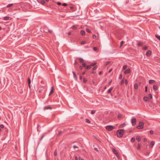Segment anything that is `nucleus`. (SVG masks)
<instances>
[{
	"mask_svg": "<svg viewBox=\"0 0 160 160\" xmlns=\"http://www.w3.org/2000/svg\"><path fill=\"white\" fill-rule=\"evenodd\" d=\"M125 130L124 129H120L118 130L117 131V135L118 137L119 138L121 137L123 135Z\"/></svg>",
	"mask_w": 160,
	"mask_h": 160,
	"instance_id": "obj_1",
	"label": "nucleus"
},
{
	"mask_svg": "<svg viewBox=\"0 0 160 160\" xmlns=\"http://www.w3.org/2000/svg\"><path fill=\"white\" fill-rule=\"evenodd\" d=\"M143 123L140 122L139 123V125L137 127V128L139 129H142L143 128Z\"/></svg>",
	"mask_w": 160,
	"mask_h": 160,
	"instance_id": "obj_2",
	"label": "nucleus"
},
{
	"mask_svg": "<svg viewBox=\"0 0 160 160\" xmlns=\"http://www.w3.org/2000/svg\"><path fill=\"white\" fill-rule=\"evenodd\" d=\"M105 128L108 131H111L113 129V127L112 126L109 125L106 126L105 127Z\"/></svg>",
	"mask_w": 160,
	"mask_h": 160,
	"instance_id": "obj_3",
	"label": "nucleus"
},
{
	"mask_svg": "<svg viewBox=\"0 0 160 160\" xmlns=\"http://www.w3.org/2000/svg\"><path fill=\"white\" fill-rule=\"evenodd\" d=\"M112 151L113 152L116 156L118 158H120V156H119V154L115 149H112Z\"/></svg>",
	"mask_w": 160,
	"mask_h": 160,
	"instance_id": "obj_4",
	"label": "nucleus"
},
{
	"mask_svg": "<svg viewBox=\"0 0 160 160\" xmlns=\"http://www.w3.org/2000/svg\"><path fill=\"white\" fill-rule=\"evenodd\" d=\"M136 119L135 118H133L132 119L131 122L133 126H134L136 124Z\"/></svg>",
	"mask_w": 160,
	"mask_h": 160,
	"instance_id": "obj_5",
	"label": "nucleus"
},
{
	"mask_svg": "<svg viewBox=\"0 0 160 160\" xmlns=\"http://www.w3.org/2000/svg\"><path fill=\"white\" fill-rule=\"evenodd\" d=\"M130 72H131L130 69V68H128V69H126L125 70V71L124 72V73L125 74H127L129 73Z\"/></svg>",
	"mask_w": 160,
	"mask_h": 160,
	"instance_id": "obj_6",
	"label": "nucleus"
},
{
	"mask_svg": "<svg viewBox=\"0 0 160 160\" xmlns=\"http://www.w3.org/2000/svg\"><path fill=\"white\" fill-rule=\"evenodd\" d=\"M151 52L150 50H148L146 52V55L148 56H149L151 54Z\"/></svg>",
	"mask_w": 160,
	"mask_h": 160,
	"instance_id": "obj_7",
	"label": "nucleus"
},
{
	"mask_svg": "<svg viewBox=\"0 0 160 160\" xmlns=\"http://www.w3.org/2000/svg\"><path fill=\"white\" fill-rule=\"evenodd\" d=\"M53 91H54L53 87H52L51 91L49 93V96H50V95H51L53 93Z\"/></svg>",
	"mask_w": 160,
	"mask_h": 160,
	"instance_id": "obj_8",
	"label": "nucleus"
},
{
	"mask_svg": "<svg viewBox=\"0 0 160 160\" xmlns=\"http://www.w3.org/2000/svg\"><path fill=\"white\" fill-rule=\"evenodd\" d=\"M44 110H45L49 109H52V108H51V107H49V106H46L45 107H44Z\"/></svg>",
	"mask_w": 160,
	"mask_h": 160,
	"instance_id": "obj_9",
	"label": "nucleus"
},
{
	"mask_svg": "<svg viewBox=\"0 0 160 160\" xmlns=\"http://www.w3.org/2000/svg\"><path fill=\"white\" fill-rule=\"evenodd\" d=\"M155 143V142L153 141H152L151 142L150 144V147L151 148H152Z\"/></svg>",
	"mask_w": 160,
	"mask_h": 160,
	"instance_id": "obj_10",
	"label": "nucleus"
},
{
	"mask_svg": "<svg viewBox=\"0 0 160 160\" xmlns=\"http://www.w3.org/2000/svg\"><path fill=\"white\" fill-rule=\"evenodd\" d=\"M78 26L77 25H73L71 28H72L73 29L75 30L77 28Z\"/></svg>",
	"mask_w": 160,
	"mask_h": 160,
	"instance_id": "obj_11",
	"label": "nucleus"
},
{
	"mask_svg": "<svg viewBox=\"0 0 160 160\" xmlns=\"http://www.w3.org/2000/svg\"><path fill=\"white\" fill-rule=\"evenodd\" d=\"M72 73L73 75L74 78L76 80H77L78 78H77V76L75 74V73L73 71Z\"/></svg>",
	"mask_w": 160,
	"mask_h": 160,
	"instance_id": "obj_12",
	"label": "nucleus"
},
{
	"mask_svg": "<svg viewBox=\"0 0 160 160\" xmlns=\"http://www.w3.org/2000/svg\"><path fill=\"white\" fill-rule=\"evenodd\" d=\"M143 100L145 102H147L148 100V98L147 97H144L143 98Z\"/></svg>",
	"mask_w": 160,
	"mask_h": 160,
	"instance_id": "obj_13",
	"label": "nucleus"
},
{
	"mask_svg": "<svg viewBox=\"0 0 160 160\" xmlns=\"http://www.w3.org/2000/svg\"><path fill=\"white\" fill-rule=\"evenodd\" d=\"M81 34L82 35H84L85 34V32L84 30H82L81 31Z\"/></svg>",
	"mask_w": 160,
	"mask_h": 160,
	"instance_id": "obj_14",
	"label": "nucleus"
},
{
	"mask_svg": "<svg viewBox=\"0 0 160 160\" xmlns=\"http://www.w3.org/2000/svg\"><path fill=\"white\" fill-rule=\"evenodd\" d=\"M125 125H126V124H125V123H123L122 124H121L120 125L119 127L120 128H123L124 127Z\"/></svg>",
	"mask_w": 160,
	"mask_h": 160,
	"instance_id": "obj_15",
	"label": "nucleus"
},
{
	"mask_svg": "<svg viewBox=\"0 0 160 160\" xmlns=\"http://www.w3.org/2000/svg\"><path fill=\"white\" fill-rule=\"evenodd\" d=\"M9 17L8 16H5L4 17L3 19L5 20H8L9 19Z\"/></svg>",
	"mask_w": 160,
	"mask_h": 160,
	"instance_id": "obj_16",
	"label": "nucleus"
},
{
	"mask_svg": "<svg viewBox=\"0 0 160 160\" xmlns=\"http://www.w3.org/2000/svg\"><path fill=\"white\" fill-rule=\"evenodd\" d=\"M138 85L137 84H135L134 85V88L135 89H137L138 88Z\"/></svg>",
	"mask_w": 160,
	"mask_h": 160,
	"instance_id": "obj_17",
	"label": "nucleus"
},
{
	"mask_svg": "<svg viewBox=\"0 0 160 160\" xmlns=\"http://www.w3.org/2000/svg\"><path fill=\"white\" fill-rule=\"evenodd\" d=\"M153 88L154 90L156 91L157 89V87L155 85H153Z\"/></svg>",
	"mask_w": 160,
	"mask_h": 160,
	"instance_id": "obj_18",
	"label": "nucleus"
},
{
	"mask_svg": "<svg viewBox=\"0 0 160 160\" xmlns=\"http://www.w3.org/2000/svg\"><path fill=\"white\" fill-rule=\"evenodd\" d=\"M113 89L112 87H111L108 91V93H109L111 92V91Z\"/></svg>",
	"mask_w": 160,
	"mask_h": 160,
	"instance_id": "obj_19",
	"label": "nucleus"
},
{
	"mask_svg": "<svg viewBox=\"0 0 160 160\" xmlns=\"http://www.w3.org/2000/svg\"><path fill=\"white\" fill-rule=\"evenodd\" d=\"M136 140L138 142L140 141L141 140L139 136H137L136 137Z\"/></svg>",
	"mask_w": 160,
	"mask_h": 160,
	"instance_id": "obj_20",
	"label": "nucleus"
},
{
	"mask_svg": "<svg viewBox=\"0 0 160 160\" xmlns=\"http://www.w3.org/2000/svg\"><path fill=\"white\" fill-rule=\"evenodd\" d=\"M28 84H30V83H31V79L29 78H28Z\"/></svg>",
	"mask_w": 160,
	"mask_h": 160,
	"instance_id": "obj_21",
	"label": "nucleus"
},
{
	"mask_svg": "<svg viewBox=\"0 0 160 160\" xmlns=\"http://www.w3.org/2000/svg\"><path fill=\"white\" fill-rule=\"evenodd\" d=\"M79 62L80 63H83V60L81 58H79Z\"/></svg>",
	"mask_w": 160,
	"mask_h": 160,
	"instance_id": "obj_22",
	"label": "nucleus"
},
{
	"mask_svg": "<svg viewBox=\"0 0 160 160\" xmlns=\"http://www.w3.org/2000/svg\"><path fill=\"white\" fill-rule=\"evenodd\" d=\"M155 81L152 80H150L149 81V83L150 84H152Z\"/></svg>",
	"mask_w": 160,
	"mask_h": 160,
	"instance_id": "obj_23",
	"label": "nucleus"
},
{
	"mask_svg": "<svg viewBox=\"0 0 160 160\" xmlns=\"http://www.w3.org/2000/svg\"><path fill=\"white\" fill-rule=\"evenodd\" d=\"M156 37L160 41V36L158 35H155Z\"/></svg>",
	"mask_w": 160,
	"mask_h": 160,
	"instance_id": "obj_24",
	"label": "nucleus"
},
{
	"mask_svg": "<svg viewBox=\"0 0 160 160\" xmlns=\"http://www.w3.org/2000/svg\"><path fill=\"white\" fill-rule=\"evenodd\" d=\"M13 5V4H10L6 6V7L7 8H9V7H11Z\"/></svg>",
	"mask_w": 160,
	"mask_h": 160,
	"instance_id": "obj_25",
	"label": "nucleus"
},
{
	"mask_svg": "<svg viewBox=\"0 0 160 160\" xmlns=\"http://www.w3.org/2000/svg\"><path fill=\"white\" fill-rule=\"evenodd\" d=\"M124 79L123 78L122 80V81H121V85H122L124 83Z\"/></svg>",
	"mask_w": 160,
	"mask_h": 160,
	"instance_id": "obj_26",
	"label": "nucleus"
},
{
	"mask_svg": "<svg viewBox=\"0 0 160 160\" xmlns=\"http://www.w3.org/2000/svg\"><path fill=\"white\" fill-rule=\"evenodd\" d=\"M135 141V139L134 138H132L131 139V141L133 142Z\"/></svg>",
	"mask_w": 160,
	"mask_h": 160,
	"instance_id": "obj_27",
	"label": "nucleus"
},
{
	"mask_svg": "<svg viewBox=\"0 0 160 160\" xmlns=\"http://www.w3.org/2000/svg\"><path fill=\"white\" fill-rule=\"evenodd\" d=\"M45 3V1L44 0H42L41 1V3L42 5H44Z\"/></svg>",
	"mask_w": 160,
	"mask_h": 160,
	"instance_id": "obj_28",
	"label": "nucleus"
},
{
	"mask_svg": "<svg viewBox=\"0 0 160 160\" xmlns=\"http://www.w3.org/2000/svg\"><path fill=\"white\" fill-rule=\"evenodd\" d=\"M127 68V65H124L122 67V69L123 70H125Z\"/></svg>",
	"mask_w": 160,
	"mask_h": 160,
	"instance_id": "obj_29",
	"label": "nucleus"
},
{
	"mask_svg": "<svg viewBox=\"0 0 160 160\" xmlns=\"http://www.w3.org/2000/svg\"><path fill=\"white\" fill-rule=\"evenodd\" d=\"M95 112H96V111L95 110H92L91 111V113L92 114H94L95 113Z\"/></svg>",
	"mask_w": 160,
	"mask_h": 160,
	"instance_id": "obj_30",
	"label": "nucleus"
},
{
	"mask_svg": "<svg viewBox=\"0 0 160 160\" xmlns=\"http://www.w3.org/2000/svg\"><path fill=\"white\" fill-rule=\"evenodd\" d=\"M97 68L98 67L97 66H95L92 69V70L94 71L96 70Z\"/></svg>",
	"mask_w": 160,
	"mask_h": 160,
	"instance_id": "obj_31",
	"label": "nucleus"
},
{
	"mask_svg": "<svg viewBox=\"0 0 160 160\" xmlns=\"http://www.w3.org/2000/svg\"><path fill=\"white\" fill-rule=\"evenodd\" d=\"M83 82L84 83H86L87 82V79L85 78H83Z\"/></svg>",
	"mask_w": 160,
	"mask_h": 160,
	"instance_id": "obj_32",
	"label": "nucleus"
},
{
	"mask_svg": "<svg viewBox=\"0 0 160 160\" xmlns=\"http://www.w3.org/2000/svg\"><path fill=\"white\" fill-rule=\"evenodd\" d=\"M142 49L143 50H146L147 49V47L146 46H144L143 47Z\"/></svg>",
	"mask_w": 160,
	"mask_h": 160,
	"instance_id": "obj_33",
	"label": "nucleus"
},
{
	"mask_svg": "<svg viewBox=\"0 0 160 160\" xmlns=\"http://www.w3.org/2000/svg\"><path fill=\"white\" fill-rule=\"evenodd\" d=\"M86 31L88 33H91V31L89 29L87 28L86 29Z\"/></svg>",
	"mask_w": 160,
	"mask_h": 160,
	"instance_id": "obj_34",
	"label": "nucleus"
},
{
	"mask_svg": "<svg viewBox=\"0 0 160 160\" xmlns=\"http://www.w3.org/2000/svg\"><path fill=\"white\" fill-rule=\"evenodd\" d=\"M86 68L87 69H90L91 68V66H87L86 67Z\"/></svg>",
	"mask_w": 160,
	"mask_h": 160,
	"instance_id": "obj_35",
	"label": "nucleus"
},
{
	"mask_svg": "<svg viewBox=\"0 0 160 160\" xmlns=\"http://www.w3.org/2000/svg\"><path fill=\"white\" fill-rule=\"evenodd\" d=\"M148 97L150 98H152V95L151 94H149L148 95Z\"/></svg>",
	"mask_w": 160,
	"mask_h": 160,
	"instance_id": "obj_36",
	"label": "nucleus"
},
{
	"mask_svg": "<svg viewBox=\"0 0 160 160\" xmlns=\"http://www.w3.org/2000/svg\"><path fill=\"white\" fill-rule=\"evenodd\" d=\"M86 122L87 123H90V120L89 119H86Z\"/></svg>",
	"mask_w": 160,
	"mask_h": 160,
	"instance_id": "obj_37",
	"label": "nucleus"
},
{
	"mask_svg": "<svg viewBox=\"0 0 160 160\" xmlns=\"http://www.w3.org/2000/svg\"><path fill=\"white\" fill-rule=\"evenodd\" d=\"M54 154L55 156H56L57 155V152L56 150H55L54 152Z\"/></svg>",
	"mask_w": 160,
	"mask_h": 160,
	"instance_id": "obj_38",
	"label": "nucleus"
},
{
	"mask_svg": "<svg viewBox=\"0 0 160 160\" xmlns=\"http://www.w3.org/2000/svg\"><path fill=\"white\" fill-rule=\"evenodd\" d=\"M93 50L95 51H96L97 50V48L96 47H94L93 48Z\"/></svg>",
	"mask_w": 160,
	"mask_h": 160,
	"instance_id": "obj_39",
	"label": "nucleus"
},
{
	"mask_svg": "<svg viewBox=\"0 0 160 160\" xmlns=\"http://www.w3.org/2000/svg\"><path fill=\"white\" fill-rule=\"evenodd\" d=\"M4 126L2 124H1L0 125V128H4Z\"/></svg>",
	"mask_w": 160,
	"mask_h": 160,
	"instance_id": "obj_40",
	"label": "nucleus"
},
{
	"mask_svg": "<svg viewBox=\"0 0 160 160\" xmlns=\"http://www.w3.org/2000/svg\"><path fill=\"white\" fill-rule=\"evenodd\" d=\"M94 149L95 151H97V152H99V151H98V149L97 148H94Z\"/></svg>",
	"mask_w": 160,
	"mask_h": 160,
	"instance_id": "obj_41",
	"label": "nucleus"
},
{
	"mask_svg": "<svg viewBox=\"0 0 160 160\" xmlns=\"http://www.w3.org/2000/svg\"><path fill=\"white\" fill-rule=\"evenodd\" d=\"M153 131H152V130H150V133L151 134H153Z\"/></svg>",
	"mask_w": 160,
	"mask_h": 160,
	"instance_id": "obj_42",
	"label": "nucleus"
},
{
	"mask_svg": "<svg viewBox=\"0 0 160 160\" xmlns=\"http://www.w3.org/2000/svg\"><path fill=\"white\" fill-rule=\"evenodd\" d=\"M62 5L64 6H66L67 5V4L66 3H63L62 4Z\"/></svg>",
	"mask_w": 160,
	"mask_h": 160,
	"instance_id": "obj_43",
	"label": "nucleus"
},
{
	"mask_svg": "<svg viewBox=\"0 0 160 160\" xmlns=\"http://www.w3.org/2000/svg\"><path fill=\"white\" fill-rule=\"evenodd\" d=\"M122 78V74H120L119 75V79H121Z\"/></svg>",
	"mask_w": 160,
	"mask_h": 160,
	"instance_id": "obj_44",
	"label": "nucleus"
},
{
	"mask_svg": "<svg viewBox=\"0 0 160 160\" xmlns=\"http://www.w3.org/2000/svg\"><path fill=\"white\" fill-rule=\"evenodd\" d=\"M85 43H86V42H85V41H83L81 42V44H85Z\"/></svg>",
	"mask_w": 160,
	"mask_h": 160,
	"instance_id": "obj_45",
	"label": "nucleus"
},
{
	"mask_svg": "<svg viewBox=\"0 0 160 160\" xmlns=\"http://www.w3.org/2000/svg\"><path fill=\"white\" fill-rule=\"evenodd\" d=\"M44 135H42V137H41V138L40 139V141H41L42 140V138H43V137H44Z\"/></svg>",
	"mask_w": 160,
	"mask_h": 160,
	"instance_id": "obj_46",
	"label": "nucleus"
},
{
	"mask_svg": "<svg viewBox=\"0 0 160 160\" xmlns=\"http://www.w3.org/2000/svg\"><path fill=\"white\" fill-rule=\"evenodd\" d=\"M82 66L83 67H86V64L85 63H83L82 64Z\"/></svg>",
	"mask_w": 160,
	"mask_h": 160,
	"instance_id": "obj_47",
	"label": "nucleus"
},
{
	"mask_svg": "<svg viewBox=\"0 0 160 160\" xmlns=\"http://www.w3.org/2000/svg\"><path fill=\"white\" fill-rule=\"evenodd\" d=\"M147 87L146 86L145 87V92H147Z\"/></svg>",
	"mask_w": 160,
	"mask_h": 160,
	"instance_id": "obj_48",
	"label": "nucleus"
},
{
	"mask_svg": "<svg viewBox=\"0 0 160 160\" xmlns=\"http://www.w3.org/2000/svg\"><path fill=\"white\" fill-rule=\"evenodd\" d=\"M96 64V63H92V64H91V66H94Z\"/></svg>",
	"mask_w": 160,
	"mask_h": 160,
	"instance_id": "obj_49",
	"label": "nucleus"
},
{
	"mask_svg": "<svg viewBox=\"0 0 160 160\" xmlns=\"http://www.w3.org/2000/svg\"><path fill=\"white\" fill-rule=\"evenodd\" d=\"M123 42V41H122L121 42H120V44H121L120 47H121L122 46V45Z\"/></svg>",
	"mask_w": 160,
	"mask_h": 160,
	"instance_id": "obj_50",
	"label": "nucleus"
},
{
	"mask_svg": "<svg viewBox=\"0 0 160 160\" xmlns=\"http://www.w3.org/2000/svg\"><path fill=\"white\" fill-rule=\"evenodd\" d=\"M125 84H128V81H127V79H126V80H125Z\"/></svg>",
	"mask_w": 160,
	"mask_h": 160,
	"instance_id": "obj_51",
	"label": "nucleus"
},
{
	"mask_svg": "<svg viewBox=\"0 0 160 160\" xmlns=\"http://www.w3.org/2000/svg\"><path fill=\"white\" fill-rule=\"evenodd\" d=\"M73 148H78V147L77 146H75V145H74V146H73Z\"/></svg>",
	"mask_w": 160,
	"mask_h": 160,
	"instance_id": "obj_52",
	"label": "nucleus"
},
{
	"mask_svg": "<svg viewBox=\"0 0 160 160\" xmlns=\"http://www.w3.org/2000/svg\"><path fill=\"white\" fill-rule=\"evenodd\" d=\"M143 141L144 142H145L147 141V139L145 138H144L143 139Z\"/></svg>",
	"mask_w": 160,
	"mask_h": 160,
	"instance_id": "obj_53",
	"label": "nucleus"
},
{
	"mask_svg": "<svg viewBox=\"0 0 160 160\" xmlns=\"http://www.w3.org/2000/svg\"><path fill=\"white\" fill-rule=\"evenodd\" d=\"M138 45L141 46L142 45V43L141 42H139L138 43Z\"/></svg>",
	"mask_w": 160,
	"mask_h": 160,
	"instance_id": "obj_54",
	"label": "nucleus"
},
{
	"mask_svg": "<svg viewBox=\"0 0 160 160\" xmlns=\"http://www.w3.org/2000/svg\"><path fill=\"white\" fill-rule=\"evenodd\" d=\"M57 4H58V5H61V3L60 2H58L57 3Z\"/></svg>",
	"mask_w": 160,
	"mask_h": 160,
	"instance_id": "obj_55",
	"label": "nucleus"
},
{
	"mask_svg": "<svg viewBox=\"0 0 160 160\" xmlns=\"http://www.w3.org/2000/svg\"><path fill=\"white\" fill-rule=\"evenodd\" d=\"M140 148V145H139V144H138V149H139Z\"/></svg>",
	"mask_w": 160,
	"mask_h": 160,
	"instance_id": "obj_56",
	"label": "nucleus"
},
{
	"mask_svg": "<svg viewBox=\"0 0 160 160\" xmlns=\"http://www.w3.org/2000/svg\"><path fill=\"white\" fill-rule=\"evenodd\" d=\"M48 30V32H49V33H51V31L50 30ZM46 32H47V31H46Z\"/></svg>",
	"mask_w": 160,
	"mask_h": 160,
	"instance_id": "obj_57",
	"label": "nucleus"
},
{
	"mask_svg": "<svg viewBox=\"0 0 160 160\" xmlns=\"http://www.w3.org/2000/svg\"><path fill=\"white\" fill-rule=\"evenodd\" d=\"M79 160H84V159L80 157H79Z\"/></svg>",
	"mask_w": 160,
	"mask_h": 160,
	"instance_id": "obj_58",
	"label": "nucleus"
},
{
	"mask_svg": "<svg viewBox=\"0 0 160 160\" xmlns=\"http://www.w3.org/2000/svg\"><path fill=\"white\" fill-rule=\"evenodd\" d=\"M75 159H76V160H78V157L77 156H76L75 157Z\"/></svg>",
	"mask_w": 160,
	"mask_h": 160,
	"instance_id": "obj_59",
	"label": "nucleus"
},
{
	"mask_svg": "<svg viewBox=\"0 0 160 160\" xmlns=\"http://www.w3.org/2000/svg\"><path fill=\"white\" fill-rule=\"evenodd\" d=\"M92 37L93 38H96V36L95 35H94L92 36Z\"/></svg>",
	"mask_w": 160,
	"mask_h": 160,
	"instance_id": "obj_60",
	"label": "nucleus"
},
{
	"mask_svg": "<svg viewBox=\"0 0 160 160\" xmlns=\"http://www.w3.org/2000/svg\"><path fill=\"white\" fill-rule=\"evenodd\" d=\"M86 72V71H85L83 72L82 73V74H83V75H84V74Z\"/></svg>",
	"mask_w": 160,
	"mask_h": 160,
	"instance_id": "obj_61",
	"label": "nucleus"
},
{
	"mask_svg": "<svg viewBox=\"0 0 160 160\" xmlns=\"http://www.w3.org/2000/svg\"><path fill=\"white\" fill-rule=\"evenodd\" d=\"M79 68L80 69H82V66H80Z\"/></svg>",
	"mask_w": 160,
	"mask_h": 160,
	"instance_id": "obj_62",
	"label": "nucleus"
},
{
	"mask_svg": "<svg viewBox=\"0 0 160 160\" xmlns=\"http://www.w3.org/2000/svg\"><path fill=\"white\" fill-rule=\"evenodd\" d=\"M112 71V69H110V70L109 71V72H109V73L110 72H111V71Z\"/></svg>",
	"mask_w": 160,
	"mask_h": 160,
	"instance_id": "obj_63",
	"label": "nucleus"
},
{
	"mask_svg": "<svg viewBox=\"0 0 160 160\" xmlns=\"http://www.w3.org/2000/svg\"><path fill=\"white\" fill-rule=\"evenodd\" d=\"M71 32H69L68 33V35H71Z\"/></svg>",
	"mask_w": 160,
	"mask_h": 160,
	"instance_id": "obj_64",
	"label": "nucleus"
}]
</instances>
